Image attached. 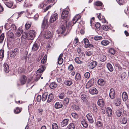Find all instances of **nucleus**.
I'll list each match as a JSON object with an SVG mask.
<instances>
[{
    "label": "nucleus",
    "instance_id": "f257e3e1",
    "mask_svg": "<svg viewBox=\"0 0 129 129\" xmlns=\"http://www.w3.org/2000/svg\"><path fill=\"white\" fill-rule=\"evenodd\" d=\"M46 67L44 65H41V66L37 71L36 74V78L35 80L37 81L40 79L43 72L46 69Z\"/></svg>",
    "mask_w": 129,
    "mask_h": 129
},
{
    "label": "nucleus",
    "instance_id": "f03ea898",
    "mask_svg": "<svg viewBox=\"0 0 129 129\" xmlns=\"http://www.w3.org/2000/svg\"><path fill=\"white\" fill-rule=\"evenodd\" d=\"M52 6V5H50L46 7V5L43 2V3H42L39 5L38 7L40 9L42 8L43 9L42 11L43 12H45L47 11L49 9H50Z\"/></svg>",
    "mask_w": 129,
    "mask_h": 129
},
{
    "label": "nucleus",
    "instance_id": "7ed1b4c3",
    "mask_svg": "<svg viewBox=\"0 0 129 129\" xmlns=\"http://www.w3.org/2000/svg\"><path fill=\"white\" fill-rule=\"evenodd\" d=\"M27 33L29 39L32 40L35 37L36 33L35 31L31 30L29 31Z\"/></svg>",
    "mask_w": 129,
    "mask_h": 129
},
{
    "label": "nucleus",
    "instance_id": "20e7f679",
    "mask_svg": "<svg viewBox=\"0 0 129 129\" xmlns=\"http://www.w3.org/2000/svg\"><path fill=\"white\" fill-rule=\"evenodd\" d=\"M69 10V8H67L66 10H64L63 11L61 15V17L62 19H65L66 18Z\"/></svg>",
    "mask_w": 129,
    "mask_h": 129
},
{
    "label": "nucleus",
    "instance_id": "39448f33",
    "mask_svg": "<svg viewBox=\"0 0 129 129\" xmlns=\"http://www.w3.org/2000/svg\"><path fill=\"white\" fill-rule=\"evenodd\" d=\"M58 18V16L57 14L55 13L52 15L50 18V22L52 23L55 21Z\"/></svg>",
    "mask_w": 129,
    "mask_h": 129
},
{
    "label": "nucleus",
    "instance_id": "423d86ee",
    "mask_svg": "<svg viewBox=\"0 0 129 129\" xmlns=\"http://www.w3.org/2000/svg\"><path fill=\"white\" fill-rule=\"evenodd\" d=\"M66 22L64 24H62L59 29L60 33L61 34H63L65 31L66 29L67 26Z\"/></svg>",
    "mask_w": 129,
    "mask_h": 129
},
{
    "label": "nucleus",
    "instance_id": "0eeeda50",
    "mask_svg": "<svg viewBox=\"0 0 129 129\" xmlns=\"http://www.w3.org/2000/svg\"><path fill=\"white\" fill-rule=\"evenodd\" d=\"M48 24V21L47 19L45 18L43 20V23L41 28L42 30H43L45 29H46L47 28Z\"/></svg>",
    "mask_w": 129,
    "mask_h": 129
},
{
    "label": "nucleus",
    "instance_id": "6e6552de",
    "mask_svg": "<svg viewBox=\"0 0 129 129\" xmlns=\"http://www.w3.org/2000/svg\"><path fill=\"white\" fill-rule=\"evenodd\" d=\"M94 82V79L92 78L90 79L87 83L86 85V88H88L93 86Z\"/></svg>",
    "mask_w": 129,
    "mask_h": 129
},
{
    "label": "nucleus",
    "instance_id": "1a4fd4ad",
    "mask_svg": "<svg viewBox=\"0 0 129 129\" xmlns=\"http://www.w3.org/2000/svg\"><path fill=\"white\" fill-rule=\"evenodd\" d=\"M86 117L89 123L91 124L93 123L94 120L91 114L89 113L88 114L86 115Z\"/></svg>",
    "mask_w": 129,
    "mask_h": 129
},
{
    "label": "nucleus",
    "instance_id": "9d476101",
    "mask_svg": "<svg viewBox=\"0 0 129 129\" xmlns=\"http://www.w3.org/2000/svg\"><path fill=\"white\" fill-rule=\"evenodd\" d=\"M109 96L110 98L112 99H114L115 96V93L114 89L113 88L110 89V91Z\"/></svg>",
    "mask_w": 129,
    "mask_h": 129
},
{
    "label": "nucleus",
    "instance_id": "9b49d317",
    "mask_svg": "<svg viewBox=\"0 0 129 129\" xmlns=\"http://www.w3.org/2000/svg\"><path fill=\"white\" fill-rule=\"evenodd\" d=\"M5 5L8 7L12 9L16 7L15 5H13V2L12 1L6 2Z\"/></svg>",
    "mask_w": 129,
    "mask_h": 129
},
{
    "label": "nucleus",
    "instance_id": "f8f14e48",
    "mask_svg": "<svg viewBox=\"0 0 129 129\" xmlns=\"http://www.w3.org/2000/svg\"><path fill=\"white\" fill-rule=\"evenodd\" d=\"M97 64V63L95 61H93L89 63L88 67L90 69H92L95 68Z\"/></svg>",
    "mask_w": 129,
    "mask_h": 129
},
{
    "label": "nucleus",
    "instance_id": "ddd939ff",
    "mask_svg": "<svg viewBox=\"0 0 129 129\" xmlns=\"http://www.w3.org/2000/svg\"><path fill=\"white\" fill-rule=\"evenodd\" d=\"M89 93L91 94H96L98 91L96 88L95 87H92L90 89L89 91Z\"/></svg>",
    "mask_w": 129,
    "mask_h": 129
},
{
    "label": "nucleus",
    "instance_id": "4468645a",
    "mask_svg": "<svg viewBox=\"0 0 129 129\" xmlns=\"http://www.w3.org/2000/svg\"><path fill=\"white\" fill-rule=\"evenodd\" d=\"M44 37L46 38H49L51 36V32L49 31H46L44 34Z\"/></svg>",
    "mask_w": 129,
    "mask_h": 129
},
{
    "label": "nucleus",
    "instance_id": "2eb2a0df",
    "mask_svg": "<svg viewBox=\"0 0 129 129\" xmlns=\"http://www.w3.org/2000/svg\"><path fill=\"white\" fill-rule=\"evenodd\" d=\"M63 106V104L61 102H58L56 103L55 105V108L58 109L62 108Z\"/></svg>",
    "mask_w": 129,
    "mask_h": 129
},
{
    "label": "nucleus",
    "instance_id": "dca6fc26",
    "mask_svg": "<svg viewBox=\"0 0 129 129\" xmlns=\"http://www.w3.org/2000/svg\"><path fill=\"white\" fill-rule=\"evenodd\" d=\"M27 80L26 77L24 75L22 76L20 79V82L23 85L25 84Z\"/></svg>",
    "mask_w": 129,
    "mask_h": 129
},
{
    "label": "nucleus",
    "instance_id": "f3484780",
    "mask_svg": "<svg viewBox=\"0 0 129 129\" xmlns=\"http://www.w3.org/2000/svg\"><path fill=\"white\" fill-rule=\"evenodd\" d=\"M81 16L78 15H77L75 16L72 20L73 25L75 24L79 19L81 18Z\"/></svg>",
    "mask_w": 129,
    "mask_h": 129
},
{
    "label": "nucleus",
    "instance_id": "a211bd4d",
    "mask_svg": "<svg viewBox=\"0 0 129 129\" xmlns=\"http://www.w3.org/2000/svg\"><path fill=\"white\" fill-rule=\"evenodd\" d=\"M122 97L123 101H126L128 98V96L127 93L125 92H124L122 94Z\"/></svg>",
    "mask_w": 129,
    "mask_h": 129
},
{
    "label": "nucleus",
    "instance_id": "6ab92c4d",
    "mask_svg": "<svg viewBox=\"0 0 129 129\" xmlns=\"http://www.w3.org/2000/svg\"><path fill=\"white\" fill-rule=\"evenodd\" d=\"M69 121V120L68 119L63 120L61 123V126L63 127L66 126L67 125Z\"/></svg>",
    "mask_w": 129,
    "mask_h": 129
},
{
    "label": "nucleus",
    "instance_id": "aec40b11",
    "mask_svg": "<svg viewBox=\"0 0 129 129\" xmlns=\"http://www.w3.org/2000/svg\"><path fill=\"white\" fill-rule=\"evenodd\" d=\"M98 84L101 86H104L105 83V82L103 79H99L98 81Z\"/></svg>",
    "mask_w": 129,
    "mask_h": 129
},
{
    "label": "nucleus",
    "instance_id": "412c9836",
    "mask_svg": "<svg viewBox=\"0 0 129 129\" xmlns=\"http://www.w3.org/2000/svg\"><path fill=\"white\" fill-rule=\"evenodd\" d=\"M44 2L45 4V5H46L50 3H53L52 5V6L55 3V0H45Z\"/></svg>",
    "mask_w": 129,
    "mask_h": 129
},
{
    "label": "nucleus",
    "instance_id": "4be33fe9",
    "mask_svg": "<svg viewBox=\"0 0 129 129\" xmlns=\"http://www.w3.org/2000/svg\"><path fill=\"white\" fill-rule=\"evenodd\" d=\"M97 104L98 105L100 106L103 107L104 105V103L103 100L101 99H99L98 100Z\"/></svg>",
    "mask_w": 129,
    "mask_h": 129
},
{
    "label": "nucleus",
    "instance_id": "5701e85b",
    "mask_svg": "<svg viewBox=\"0 0 129 129\" xmlns=\"http://www.w3.org/2000/svg\"><path fill=\"white\" fill-rule=\"evenodd\" d=\"M127 121V118L126 117H123L121 118L120 119V122L121 124H125Z\"/></svg>",
    "mask_w": 129,
    "mask_h": 129
},
{
    "label": "nucleus",
    "instance_id": "b1692460",
    "mask_svg": "<svg viewBox=\"0 0 129 129\" xmlns=\"http://www.w3.org/2000/svg\"><path fill=\"white\" fill-rule=\"evenodd\" d=\"M39 45L36 43H35L33 45L32 50L33 51L37 50L39 48Z\"/></svg>",
    "mask_w": 129,
    "mask_h": 129
},
{
    "label": "nucleus",
    "instance_id": "393cba45",
    "mask_svg": "<svg viewBox=\"0 0 129 129\" xmlns=\"http://www.w3.org/2000/svg\"><path fill=\"white\" fill-rule=\"evenodd\" d=\"M54 97L52 93H50L49 94L47 101V102L48 103H49L51 102L54 99Z\"/></svg>",
    "mask_w": 129,
    "mask_h": 129
},
{
    "label": "nucleus",
    "instance_id": "a878e982",
    "mask_svg": "<svg viewBox=\"0 0 129 129\" xmlns=\"http://www.w3.org/2000/svg\"><path fill=\"white\" fill-rule=\"evenodd\" d=\"M106 112L109 117H110L112 114V110L111 108L107 107L106 108Z\"/></svg>",
    "mask_w": 129,
    "mask_h": 129
},
{
    "label": "nucleus",
    "instance_id": "bb28decb",
    "mask_svg": "<svg viewBox=\"0 0 129 129\" xmlns=\"http://www.w3.org/2000/svg\"><path fill=\"white\" fill-rule=\"evenodd\" d=\"M57 86V85L56 83L54 82L51 83L50 85V88L52 89H53L56 87Z\"/></svg>",
    "mask_w": 129,
    "mask_h": 129
},
{
    "label": "nucleus",
    "instance_id": "cd10ccee",
    "mask_svg": "<svg viewBox=\"0 0 129 129\" xmlns=\"http://www.w3.org/2000/svg\"><path fill=\"white\" fill-rule=\"evenodd\" d=\"M81 123L84 127L86 128L88 127V124L85 119H83L82 120Z\"/></svg>",
    "mask_w": 129,
    "mask_h": 129
},
{
    "label": "nucleus",
    "instance_id": "c85d7f7f",
    "mask_svg": "<svg viewBox=\"0 0 129 129\" xmlns=\"http://www.w3.org/2000/svg\"><path fill=\"white\" fill-rule=\"evenodd\" d=\"M106 66L108 70L110 72H112L113 70V68L110 63H108L107 64Z\"/></svg>",
    "mask_w": 129,
    "mask_h": 129
},
{
    "label": "nucleus",
    "instance_id": "c756f323",
    "mask_svg": "<svg viewBox=\"0 0 129 129\" xmlns=\"http://www.w3.org/2000/svg\"><path fill=\"white\" fill-rule=\"evenodd\" d=\"M109 42L107 40H104L101 42V44L104 46H106L109 43Z\"/></svg>",
    "mask_w": 129,
    "mask_h": 129
},
{
    "label": "nucleus",
    "instance_id": "7c9ffc66",
    "mask_svg": "<svg viewBox=\"0 0 129 129\" xmlns=\"http://www.w3.org/2000/svg\"><path fill=\"white\" fill-rule=\"evenodd\" d=\"M48 95V94L47 92H45L44 93L42 98V100L43 101H44L46 100L47 98Z\"/></svg>",
    "mask_w": 129,
    "mask_h": 129
},
{
    "label": "nucleus",
    "instance_id": "2f4dec72",
    "mask_svg": "<svg viewBox=\"0 0 129 129\" xmlns=\"http://www.w3.org/2000/svg\"><path fill=\"white\" fill-rule=\"evenodd\" d=\"M81 98L84 102H86L87 101V97L85 94H82L81 96Z\"/></svg>",
    "mask_w": 129,
    "mask_h": 129
},
{
    "label": "nucleus",
    "instance_id": "473e14b6",
    "mask_svg": "<svg viewBox=\"0 0 129 129\" xmlns=\"http://www.w3.org/2000/svg\"><path fill=\"white\" fill-rule=\"evenodd\" d=\"M4 70L6 73H8L9 71V67L8 65L6 63H5L4 64Z\"/></svg>",
    "mask_w": 129,
    "mask_h": 129
},
{
    "label": "nucleus",
    "instance_id": "72a5a7b5",
    "mask_svg": "<svg viewBox=\"0 0 129 129\" xmlns=\"http://www.w3.org/2000/svg\"><path fill=\"white\" fill-rule=\"evenodd\" d=\"M22 32L23 30L21 28L18 29L16 33L17 36L18 37H20L22 34Z\"/></svg>",
    "mask_w": 129,
    "mask_h": 129
},
{
    "label": "nucleus",
    "instance_id": "f704fd0d",
    "mask_svg": "<svg viewBox=\"0 0 129 129\" xmlns=\"http://www.w3.org/2000/svg\"><path fill=\"white\" fill-rule=\"evenodd\" d=\"M95 126L97 127H101L103 126V124L101 121H98L96 123Z\"/></svg>",
    "mask_w": 129,
    "mask_h": 129
},
{
    "label": "nucleus",
    "instance_id": "c9c22d12",
    "mask_svg": "<svg viewBox=\"0 0 129 129\" xmlns=\"http://www.w3.org/2000/svg\"><path fill=\"white\" fill-rule=\"evenodd\" d=\"M72 108L73 109L77 111H79L80 110V108L79 106L75 104L73 105L72 106Z\"/></svg>",
    "mask_w": 129,
    "mask_h": 129
},
{
    "label": "nucleus",
    "instance_id": "e433bc0d",
    "mask_svg": "<svg viewBox=\"0 0 129 129\" xmlns=\"http://www.w3.org/2000/svg\"><path fill=\"white\" fill-rule=\"evenodd\" d=\"M75 126L74 124L71 123L69 124L67 127V129H74Z\"/></svg>",
    "mask_w": 129,
    "mask_h": 129
},
{
    "label": "nucleus",
    "instance_id": "4c0bfd02",
    "mask_svg": "<svg viewBox=\"0 0 129 129\" xmlns=\"http://www.w3.org/2000/svg\"><path fill=\"white\" fill-rule=\"evenodd\" d=\"M17 49H15L12 51L10 54V55L13 56H15L17 54Z\"/></svg>",
    "mask_w": 129,
    "mask_h": 129
},
{
    "label": "nucleus",
    "instance_id": "58836bf2",
    "mask_svg": "<svg viewBox=\"0 0 129 129\" xmlns=\"http://www.w3.org/2000/svg\"><path fill=\"white\" fill-rule=\"evenodd\" d=\"M75 79L76 80H81V76L79 73H77L76 74L75 76Z\"/></svg>",
    "mask_w": 129,
    "mask_h": 129
},
{
    "label": "nucleus",
    "instance_id": "ea45409f",
    "mask_svg": "<svg viewBox=\"0 0 129 129\" xmlns=\"http://www.w3.org/2000/svg\"><path fill=\"white\" fill-rule=\"evenodd\" d=\"M100 60L102 62L105 61L106 59V56L104 55H101L100 56Z\"/></svg>",
    "mask_w": 129,
    "mask_h": 129
},
{
    "label": "nucleus",
    "instance_id": "a19ab883",
    "mask_svg": "<svg viewBox=\"0 0 129 129\" xmlns=\"http://www.w3.org/2000/svg\"><path fill=\"white\" fill-rule=\"evenodd\" d=\"M23 38L24 39L27 38L28 40H29V37L28 36V33H24L22 34L21 36V38Z\"/></svg>",
    "mask_w": 129,
    "mask_h": 129
},
{
    "label": "nucleus",
    "instance_id": "79ce46f5",
    "mask_svg": "<svg viewBox=\"0 0 129 129\" xmlns=\"http://www.w3.org/2000/svg\"><path fill=\"white\" fill-rule=\"evenodd\" d=\"M69 99L68 98H65L63 100V103L64 105H67L69 103Z\"/></svg>",
    "mask_w": 129,
    "mask_h": 129
},
{
    "label": "nucleus",
    "instance_id": "37998d69",
    "mask_svg": "<svg viewBox=\"0 0 129 129\" xmlns=\"http://www.w3.org/2000/svg\"><path fill=\"white\" fill-rule=\"evenodd\" d=\"M74 60L75 62L77 63L81 64L82 63V62L80 60L79 58L78 57H76Z\"/></svg>",
    "mask_w": 129,
    "mask_h": 129
},
{
    "label": "nucleus",
    "instance_id": "c03bdc74",
    "mask_svg": "<svg viewBox=\"0 0 129 129\" xmlns=\"http://www.w3.org/2000/svg\"><path fill=\"white\" fill-rule=\"evenodd\" d=\"M47 56L46 55H45L43 59L41 61V63L42 64L45 63L47 61Z\"/></svg>",
    "mask_w": 129,
    "mask_h": 129
},
{
    "label": "nucleus",
    "instance_id": "a18cd8bd",
    "mask_svg": "<svg viewBox=\"0 0 129 129\" xmlns=\"http://www.w3.org/2000/svg\"><path fill=\"white\" fill-rule=\"evenodd\" d=\"M21 110L18 107L16 108V109L14 110V112L16 114H18L21 112Z\"/></svg>",
    "mask_w": 129,
    "mask_h": 129
},
{
    "label": "nucleus",
    "instance_id": "49530a36",
    "mask_svg": "<svg viewBox=\"0 0 129 129\" xmlns=\"http://www.w3.org/2000/svg\"><path fill=\"white\" fill-rule=\"evenodd\" d=\"M4 33H2L0 36V43H2L4 40Z\"/></svg>",
    "mask_w": 129,
    "mask_h": 129
},
{
    "label": "nucleus",
    "instance_id": "de8ad7c7",
    "mask_svg": "<svg viewBox=\"0 0 129 129\" xmlns=\"http://www.w3.org/2000/svg\"><path fill=\"white\" fill-rule=\"evenodd\" d=\"M94 4L97 6H101L103 5L102 3L100 1H96L94 3Z\"/></svg>",
    "mask_w": 129,
    "mask_h": 129
},
{
    "label": "nucleus",
    "instance_id": "09e8293b",
    "mask_svg": "<svg viewBox=\"0 0 129 129\" xmlns=\"http://www.w3.org/2000/svg\"><path fill=\"white\" fill-rule=\"evenodd\" d=\"M114 65L116 67H117L119 70L120 71H121L122 70V68L120 66V65L117 62H115L114 63Z\"/></svg>",
    "mask_w": 129,
    "mask_h": 129
},
{
    "label": "nucleus",
    "instance_id": "8fccbe9b",
    "mask_svg": "<svg viewBox=\"0 0 129 129\" xmlns=\"http://www.w3.org/2000/svg\"><path fill=\"white\" fill-rule=\"evenodd\" d=\"M64 84L66 85L69 86L72 84V82L70 81L67 80L65 82Z\"/></svg>",
    "mask_w": 129,
    "mask_h": 129
},
{
    "label": "nucleus",
    "instance_id": "3c124183",
    "mask_svg": "<svg viewBox=\"0 0 129 129\" xmlns=\"http://www.w3.org/2000/svg\"><path fill=\"white\" fill-rule=\"evenodd\" d=\"M58 63L59 65L62 64L63 62V60L62 58H58Z\"/></svg>",
    "mask_w": 129,
    "mask_h": 129
},
{
    "label": "nucleus",
    "instance_id": "603ef678",
    "mask_svg": "<svg viewBox=\"0 0 129 129\" xmlns=\"http://www.w3.org/2000/svg\"><path fill=\"white\" fill-rule=\"evenodd\" d=\"M4 51L3 49L0 50V58H2L4 56Z\"/></svg>",
    "mask_w": 129,
    "mask_h": 129
},
{
    "label": "nucleus",
    "instance_id": "864d4df0",
    "mask_svg": "<svg viewBox=\"0 0 129 129\" xmlns=\"http://www.w3.org/2000/svg\"><path fill=\"white\" fill-rule=\"evenodd\" d=\"M83 41L85 45H89V42L87 38H84L83 40Z\"/></svg>",
    "mask_w": 129,
    "mask_h": 129
},
{
    "label": "nucleus",
    "instance_id": "5fc2aeb1",
    "mask_svg": "<svg viewBox=\"0 0 129 129\" xmlns=\"http://www.w3.org/2000/svg\"><path fill=\"white\" fill-rule=\"evenodd\" d=\"M31 24L30 23H27L25 25V29L27 30L28 29L31 27Z\"/></svg>",
    "mask_w": 129,
    "mask_h": 129
},
{
    "label": "nucleus",
    "instance_id": "6e6d98bb",
    "mask_svg": "<svg viewBox=\"0 0 129 129\" xmlns=\"http://www.w3.org/2000/svg\"><path fill=\"white\" fill-rule=\"evenodd\" d=\"M122 114V112L119 110H118L116 111V115L118 117H120Z\"/></svg>",
    "mask_w": 129,
    "mask_h": 129
},
{
    "label": "nucleus",
    "instance_id": "4d7b16f0",
    "mask_svg": "<svg viewBox=\"0 0 129 129\" xmlns=\"http://www.w3.org/2000/svg\"><path fill=\"white\" fill-rule=\"evenodd\" d=\"M92 109L93 111L95 112H96L97 111V109L96 107V105L93 104L92 106Z\"/></svg>",
    "mask_w": 129,
    "mask_h": 129
},
{
    "label": "nucleus",
    "instance_id": "13d9d810",
    "mask_svg": "<svg viewBox=\"0 0 129 129\" xmlns=\"http://www.w3.org/2000/svg\"><path fill=\"white\" fill-rule=\"evenodd\" d=\"M52 129H58V126L57 124L55 123H53L52 126Z\"/></svg>",
    "mask_w": 129,
    "mask_h": 129
},
{
    "label": "nucleus",
    "instance_id": "bf43d9fd",
    "mask_svg": "<svg viewBox=\"0 0 129 129\" xmlns=\"http://www.w3.org/2000/svg\"><path fill=\"white\" fill-rule=\"evenodd\" d=\"M109 51L110 53L113 55H114L115 53V50L113 48L110 49Z\"/></svg>",
    "mask_w": 129,
    "mask_h": 129
},
{
    "label": "nucleus",
    "instance_id": "052dcab7",
    "mask_svg": "<svg viewBox=\"0 0 129 129\" xmlns=\"http://www.w3.org/2000/svg\"><path fill=\"white\" fill-rule=\"evenodd\" d=\"M72 117L75 119H77L78 118V115L76 113H73L71 114Z\"/></svg>",
    "mask_w": 129,
    "mask_h": 129
},
{
    "label": "nucleus",
    "instance_id": "680f3d73",
    "mask_svg": "<svg viewBox=\"0 0 129 129\" xmlns=\"http://www.w3.org/2000/svg\"><path fill=\"white\" fill-rule=\"evenodd\" d=\"M95 26L97 30H99L100 29V27L101 26L100 23H99L97 22L95 24Z\"/></svg>",
    "mask_w": 129,
    "mask_h": 129
},
{
    "label": "nucleus",
    "instance_id": "e2e57ef3",
    "mask_svg": "<svg viewBox=\"0 0 129 129\" xmlns=\"http://www.w3.org/2000/svg\"><path fill=\"white\" fill-rule=\"evenodd\" d=\"M103 28L104 30L107 31L109 29V27L108 26L103 25Z\"/></svg>",
    "mask_w": 129,
    "mask_h": 129
},
{
    "label": "nucleus",
    "instance_id": "0e129e2a",
    "mask_svg": "<svg viewBox=\"0 0 129 129\" xmlns=\"http://www.w3.org/2000/svg\"><path fill=\"white\" fill-rule=\"evenodd\" d=\"M121 103V102L119 99L117 100L115 103V105L117 106H119Z\"/></svg>",
    "mask_w": 129,
    "mask_h": 129
},
{
    "label": "nucleus",
    "instance_id": "69168bd1",
    "mask_svg": "<svg viewBox=\"0 0 129 129\" xmlns=\"http://www.w3.org/2000/svg\"><path fill=\"white\" fill-rule=\"evenodd\" d=\"M8 36L9 37L11 38H13L14 36L13 34L11 32H9L8 33Z\"/></svg>",
    "mask_w": 129,
    "mask_h": 129
},
{
    "label": "nucleus",
    "instance_id": "338daca9",
    "mask_svg": "<svg viewBox=\"0 0 129 129\" xmlns=\"http://www.w3.org/2000/svg\"><path fill=\"white\" fill-rule=\"evenodd\" d=\"M102 37L101 36H95L94 37V40L95 41H98L102 39Z\"/></svg>",
    "mask_w": 129,
    "mask_h": 129
},
{
    "label": "nucleus",
    "instance_id": "774afa93",
    "mask_svg": "<svg viewBox=\"0 0 129 129\" xmlns=\"http://www.w3.org/2000/svg\"><path fill=\"white\" fill-rule=\"evenodd\" d=\"M84 76L86 78H88L90 77V74L88 72H86L84 74Z\"/></svg>",
    "mask_w": 129,
    "mask_h": 129
}]
</instances>
